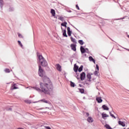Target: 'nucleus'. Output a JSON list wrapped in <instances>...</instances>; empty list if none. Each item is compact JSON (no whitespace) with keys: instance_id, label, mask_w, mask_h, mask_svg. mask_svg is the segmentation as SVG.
Instances as JSON below:
<instances>
[{"instance_id":"2eb2a0df","label":"nucleus","mask_w":129,"mask_h":129,"mask_svg":"<svg viewBox=\"0 0 129 129\" xmlns=\"http://www.w3.org/2000/svg\"><path fill=\"white\" fill-rule=\"evenodd\" d=\"M108 116H109L106 113H102V117L104 119V118H105V117H108Z\"/></svg>"},{"instance_id":"bb28decb","label":"nucleus","mask_w":129,"mask_h":129,"mask_svg":"<svg viewBox=\"0 0 129 129\" xmlns=\"http://www.w3.org/2000/svg\"><path fill=\"white\" fill-rule=\"evenodd\" d=\"M109 114H110V116H111L112 117H113L114 118H115H115H116V117H115V116H114V115H113L112 113H111L110 112H109Z\"/></svg>"},{"instance_id":"72a5a7b5","label":"nucleus","mask_w":129,"mask_h":129,"mask_svg":"<svg viewBox=\"0 0 129 129\" xmlns=\"http://www.w3.org/2000/svg\"><path fill=\"white\" fill-rule=\"evenodd\" d=\"M18 37H19V38H23V35H22V34L19 33V34H18Z\"/></svg>"},{"instance_id":"4468645a","label":"nucleus","mask_w":129,"mask_h":129,"mask_svg":"<svg viewBox=\"0 0 129 129\" xmlns=\"http://www.w3.org/2000/svg\"><path fill=\"white\" fill-rule=\"evenodd\" d=\"M50 13L52 17H55V15H56V12H55V10H54V9H51Z\"/></svg>"},{"instance_id":"f3484780","label":"nucleus","mask_w":129,"mask_h":129,"mask_svg":"<svg viewBox=\"0 0 129 129\" xmlns=\"http://www.w3.org/2000/svg\"><path fill=\"white\" fill-rule=\"evenodd\" d=\"M87 78L88 79V81H90V80L91 79V75H90L89 74H88L87 75Z\"/></svg>"},{"instance_id":"f8f14e48","label":"nucleus","mask_w":129,"mask_h":129,"mask_svg":"<svg viewBox=\"0 0 129 129\" xmlns=\"http://www.w3.org/2000/svg\"><path fill=\"white\" fill-rule=\"evenodd\" d=\"M118 124L123 127L125 126V123L123 121H118Z\"/></svg>"},{"instance_id":"e433bc0d","label":"nucleus","mask_w":129,"mask_h":129,"mask_svg":"<svg viewBox=\"0 0 129 129\" xmlns=\"http://www.w3.org/2000/svg\"><path fill=\"white\" fill-rule=\"evenodd\" d=\"M6 110L11 111L12 110V108H6Z\"/></svg>"},{"instance_id":"393cba45","label":"nucleus","mask_w":129,"mask_h":129,"mask_svg":"<svg viewBox=\"0 0 129 129\" xmlns=\"http://www.w3.org/2000/svg\"><path fill=\"white\" fill-rule=\"evenodd\" d=\"M5 71L6 73H10V72H11V71H10V69H6L5 70Z\"/></svg>"},{"instance_id":"cd10ccee","label":"nucleus","mask_w":129,"mask_h":129,"mask_svg":"<svg viewBox=\"0 0 129 129\" xmlns=\"http://www.w3.org/2000/svg\"><path fill=\"white\" fill-rule=\"evenodd\" d=\"M94 75H95L96 76H98V72H97V71H96L94 73Z\"/></svg>"},{"instance_id":"7c9ffc66","label":"nucleus","mask_w":129,"mask_h":129,"mask_svg":"<svg viewBox=\"0 0 129 129\" xmlns=\"http://www.w3.org/2000/svg\"><path fill=\"white\" fill-rule=\"evenodd\" d=\"M67 31H68V33H71V31H70V27L67 28Z\"/></svg>"},{"instance_id":"f257e3e1","label":"nucleus","mask_w":129,"mask_h":129,"mask_svg":"<svg viewBox=\"0 0 129 129\" xmlns=\"http://www.w3.org/2000/svg\"><path fill=\"white\" fill-rule=\"evenodd\" d=\"M40 86L41 89L38 87H30L29 89L33 88L36 91H38V92L42 91L45 94H50L52 92V90H53V85L51 81H50V79L48 77H45L43 79V83H40Z\"/></svg>"},{"instance_id":"6e6552de","label":"nucleus","mask_w":129,"mask_h":129,"mask_svg":"<svg viewBox=\"0 0 129 129\" xmlns=\"http://www.w3.org/2000/svg\"><path fill=\"white\" fill-rule=\"evenodd\" d=\"M55 67H56L57 70H58V71H62V69L61 68V66H60L59 64H56Z\"/></svg>"},{"instance_id":"20e7f679","label":"nucleus","mask_w":129,"mask_h":129,"mask_svg":"<svg viewBox=\"0 0 129 129\" xmlns=\"http://www.w3.org/2000/svg\"><path fill=\"white\" fill-rule=\"evenodd\" d=\"M80 50L82 54H84V53H89L88 48H84L83 46H81Z\"/></svg>"},{"instance_id":"6ab92c4d","label":"nucleus","mask_w":129,"mask_h":129,"mask_svg":"<svg viewBox=\"0 0 129 129\" xmlns=\"http://www.w3.org/2000/svg\"><path fill=\"white\" fill-rule=\"evenodd\" d=\"M66 25H67V22H66L62 23L61 24V26H62L63 27H64L65 28H67V26H66Z\"/></svg>"},{"instance_id":"4c0bfd02","label":"nucleus","mask_w":129,"mask_h":129,"mask_svg":"<svg viewBox=\"0 0 129 129\" xmlns=\"http://www.w3.org/2000/svg\"><path fill=\"white\" fill-rule=\"evenodd\" d=\"M60 21H61L62 22H63V21H64V19H63V18H62V17H60Z\"/></svg>"},{"instance_id":"9b49d317","label":"nucleus","mask_w":129,"mask_h":129,"mask_svg":"<svg viewBox=\"0 0 129 129\" xmlns=\"http://www.w3.org/2000/svg\"><path fill=\"white\" fill-rule=\"evenodd\" d=\"M88 122H93V118H92V117H88L87 119Z\"/></svg>"},{"instance_id":"c756f323","label":"nucleus","mask_w":129,"mask_h":129,"mask_svg":"<svg viewBox=\"0 0 129 129\" xmlns=\"http://www.w3.org/2000/svg\"><path fill=\"white\" fill-rule=\"evenodd\" d=\"M18 44L19 45H20V46H21V47H23V44H22V43L21 42V41L18 40Z\"/></svg>"},{"instance_id":"1a4fd4ad","label":"nucleus","mask_w":129,"mask_h":129,"mask_svg":"<svg viewBox=\"0 0 129 129\" xmlns=\"http://www.w3.org/2000/svg\"><path fill=\"white\" fill-rule=\"evenodd\" d=\"M78 66L76 65V64H75L74 67V71L76 73H77V72L78 71Z\"/></svg>"},{"instance_id":"c03bdc74","label":"nucleus","mask_w":129,"mask_h":129,"mask_svg":"<svg viewBox=\"0 0 129 129\" xmlns=\"http://www.w3.org/2000/svg\"><path fill=\"white\" fill-rule=\"evenodd\" d=\"M83 99H85V97H83Z\"/></svg>"},{"instance_id":"b1692460","label":"nucleus","mask_w":129,"mask_h":129,"mask_svg":"<svg viewBox=\"0 0 129 129\" xmlns=\"http://www.w3.org/2000/svg\"><path fill=\"white\" fill-rule=\"evenodd\" d=\"M72 42H73V43H76V40L75 38H73V37L71 38Z\"/></svg>"},{"instance_id":"c9c22d12","label":"nucleus","mask_w":129,"mask_h":129,"mask_svg":"<svg viewBox=\"0 0 129 129\" xmlns=\"http://www.w3.org/2000/svg\"><path fill=\"white\" fill-rule=\"evenodd\" d=\"M96 69L98 71L99 70V67L98 64H96Z\"/></svg>"},{"instance_id":"2f4dec72","label":"nucleus","mask_w":129,"mask_h":129,"mask_svg":"<svg viewBox=\"0 0 129 129\" xmlns=\"http://www.w3.org/2000/svg\"><path fill=\"white\" fill-rule=\"evenodd\" d=\"M63 37H68V36L67 35V34H66V33H63L62 34Z\"/></svg>"},{"instance_id":"4be33fe9","label":"nucleus","mask_w":129,"mask_h":129,"mask_svg":"<svg viewBox=\"0 0 129 129\" xmlns=\"http://www.w3.org/2000/svg\"><path fill=\"white\" fill-rule=\"evenodd\" d=\"M40 101H42V102H44V103H49L48 101L46 100L45 99H42Z\"/></svg>"},{"instance_id":"c85d7f7f","label":"nucleus","mask_w":129,"mask_h":129,"mask_svg":"<svg viewBox=\"0 0 129 129\" xmlns=\"http://www.w3.org/2000/svg\"><path fill=\"white\" fill-rule=\"evenodd\" d=\"M79 90H80V92H81V93H84V89H80Z\"/></svg>"},{"instance_id":"ddd939ff","label":"nucleus","mask_w":129,"mask_h":129,"mask_svg":"<svg viewBox=\"0 0 129 129\" xmlns=\"http://www.w3.org/2000/svg\"><path fill=\"white\" fill-rule=\"evenodd\" d=\"M102 108L104 109V110H109V108L105 105H103Z\"/></svg>"},{"instance_id":"f704fd0d","label":"nucleus","mask_w":129,"mask_h":129,"mask_svg":"<svg viewBox=\"0 0 129 129\" xmlns=\"http://www.w3.org/2000/svg\"><path fill=\"white\" fill-rule=\"evenodd\" d=\"M76 9H77V10H78L79 11L80 10V8H79V7L78 6V5H77L76 6Z\"/></svg>"},{"instance_id":"37998d69","label":"nucleus","mask_w":129,"mask_h":129,"mask_svg":"<svg viewBox=\"0 0 129 129\" xmlns=\"http://www.w3.org/2000/svg\"><path fill=\"white\" fill-rule=\"evenodd\" d=\"M45 108H46V109L48 108V109H50V108L47 107H46Z\"/></svg>"},{"instance_id":"7ed1b4c3","label":"nucleus","mask_w":129,"mask_h":129,"mask_svg":"<svg viewBox=\"0 0 129 129\" xmlns=\"http://www.w3.org/2000/svg\"><path fill=\"white\" fill-rule=\"evenodd\" d=\"M38 74L40 77L44 76V70L42 69L41 66H39Z\"/></svg>"},{"instance_id":"a211bd4d","label":"nucleus","mask_w":129,"mask_h":129,"mask_svg":"<svg viewBox=\"0 0 129 129\" xmlns=\"http://www.w3.org/2000/svg\"><path fill=\"white\" fill-rule=\"evenodd\" d=\"M0 7L1 8L4 7V0H0Z\"/></svg>"},{"instance_id":"79ce46f5","label":"nucleus","mask_w":129,"mask_h":129,"mask_svg":"<svg viewBox=\"0 0 129 129\" xmlns=\"http://www.w3.org/2000/svg\"><path fill=\"white\" fill-rule=\"evenodd\" d=\"M63 33H66V30H63Z\"/></svg>"},{"instance_id":"39448f33","label":"nucleus","mask_w":129,"mask_h":129,"mask_svg":"<svg viewBox=\"0 0 129 129\" xmlns=\"http://www.w3.org/2000/svg\"><path fill=\"white\" fill-rule=\"evenodd\" d=\"M15 89H19V88L17 87V84H12V86L11 87V90H15Z\"/></svg>"},{"instance_id":"473e14b6","label":"nucleus","mask_w":129,"mask_h":129,"mask_svg":"<svg viewBox=\"0 0 129 129\" xmlns=\"http://www.w3.org/2000/svg\"><path fill=\"white\" fill-rule=\"evenodd\" d=\"M85 116L86 117H87L88 116H89V113H88V112H86L85 113Z\"/></svg>"},{"instance_id":"49530a36","label":"nucleus","mask_w":129,"mask_h":129,"mask_svg":"<svg viewBox=\"0 0 129 129\" xmlns=\"http://www.w3.org/2000/svg\"><path fill=\"white\" fill-rule=\"evenodd\" d=\"M26 88H29V87H27Z\"/></svg>"},{"instance_id":"ea45409f","label":"nucleus","mask_w":129,"mask_h":129,"mask_svg":"<svg viewBox=\"0 0 129 129\" xmlns=\"http://www.w3.org/2000/svg\"><path fill=\"white\" fill-rule=\"evenodd\" d=\"M84 57H86V54L84 53L83 54Z\"/></svg>"},{"instance_id":"f03ea898","label":"nucleus","mask_w":129,"mask_h":129,"mask_svg":"<svg viewBox=\"0 0 129 129\" xmlns=\"http://www.w3.org/2000/svg\"><path fill=\"white\" fill-rule=\"evenodd\" d=\"M37 56L38 57L39 61L41 64V66H43V67H46V66H48V62H47V61L45 60V58L42 55H39V54H38Z\"/></svg>"},{"instance_id":"412c9836","label":"nucleus","mask_w":129,"mask_h":129,"mask_svg":"<svg viewBox=\"0 0 129 129\" xmlns=\"http://www.w3.org/2000/svg\"><path fill=\"white\" fill-rule=\"evenodd\" d=\"M79 72H81L83 70V66H81V67L78 70Z\"/></svg>"},{"instance_id":"aec40b11","label":"nucleus","mask_w":129,"mask_h":129,"mask_svg":"<svg viewBox=\"0 0 129 129\" xmlns=\"http://www.w3.org/2000/svg\"><path fill=\"white\" fill-rule=\"evenodd\" d=\"M104 126L107 129H112V128H111V127H110V126L107 124H105Z\"/></svg>"},{"instance_id":"dca6fc26","label":"nucleus","mask_w":129,"mask_h":129,"mask_svg":"<svg viewBox=\"0 0 129 129\" xmlns=\"http://www.w3.org/2000/svg\"><path fill=\"white\" fill-rule=\"evenodd\" d=\"M89 61H92L93 63H95V60H94V59H93V57H92V56H89Z\"/></svg>"},{"instance_id":"0eeeda50","label":"nucleus","mask_w":129,"mask_h":129,"mask_svg":"<svg viewBox=\"0 0 129 129\" xmlns=\"http://www.w3.org/2000/svg\"><path fill=\"white\" fill-rule=\"evenodd\" d=\"M71 48L73 51H76V45L72 44L71 45Z\"/></svg>"},{"instance_id":"a19ab883","label":"nucleus","mask_w":129,"mask_h":129,"mask_svg":"<svg viewBox=\"0 0 129 129\" xmlns=\"http://www.w3.org/2000/svg\"><path fill=\"white\" fill-rule=\"evenodd\" d=\"M68 35L70 37L71 36V33H68Z\"/></svg>"},{"instance_id":"a878e982","label":"nucleus","mask_w":129,"mask_h":129,"mask_svg":"<svg viewBox=\"0 0 129 129\" xmlns=\"http://www.w3.org/2000/svg\"><path fill=\"white\" fill-rule=\"evenodd\" d=\"M71 86L72 87H75V84L74 83L71 82Z\"/></svg>"},{"instance_id":"5701e85b","label":"nucleus","mask_w":129,"mask_h":129,"mask_svg":"<svg viewBox=\"0 0 129 129\" xmlns=\"http://www.w3.org/2000/svg\"><path fill=\"white\" fill-rule=\"evenodd\" d=\"M79 43L80 44V45H83L84 44V42H83V40H79Z\"/></svg>"},{"instance_id":"de8ad7c7","label":"nucleus","mask_w":129,"mask_h":129,"mask_svg":"<svg viewBox=\"0 0 129 129\" xmlns=\"http://www.w3.org/2000/svg\"><path fill=\"white\" fill-rule=\"evenodd\" d=\"M127 129H129V128H127Z\"/></svg>"},{"instance_id":"58836bf2","label":"nucleus","mask_w":129,"mask_h":129,"mask_svg":"<svg viewBox=\"0 0 129 129\" xmlns=\"http://www.w3.org/2000/svg\"><path fill=\"white\" fill-rule=\"evenodd\" d=\"M79 75L77 74V76H76V78H77V79H79Z\"/></svg>"},{"instance_id":"a18cd8bd","label":"nucleus","mask_w":129,"mask_h":129,"mask_svg":"<svg viewBox=\"0 0 129 129\" xmlns=\"http://www.w3.org/2000/svg\"><path fill=\"white\" fill-rule=\"evenodd\" d=\"M40 109H44V108H40Z\"/></svg>"},{"instance_id":"423d86ee","label":"nucleus","mask_w":129,"mask_h":129,"mask_svg":"<svg viewBox=\"0 0 129 129\" xmlns=\"http://www.w3.org/2000/svg\"><path fill=\"white\" fill-rule=\"evenodd\" d=\"M85 73L83 72L81 74V80H82V81H83V80L85 79Z\"/></svg>"},{"instance_id":"9d476101","label":"nucleus","mask_w":129,"mask_h":129,"mask_svg":"<svg viewBox=\"0 0 129 129\" xmlns=\"http://www.w3.org/2000/svg\"><path fill=\"white\" fill-rule=\"evenodd\" d=\"M96 100H97L98 103H101L102 102V99H101V97H97Z\"/></svg>"}]
</instances>
